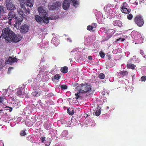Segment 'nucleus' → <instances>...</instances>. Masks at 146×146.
Returning <instances> with one entry per match:
<instances>
[{
    "mask_svg": "<svg viewBox=\"0 0 146 146\" xmlns=\"http://www.w3.org/2000/svg\"><path fill=\"white\" fill-rule=\"evenodd\" d=\"M138 4V2L137 1V0H135L134 2L133 3V4L132 5V6H135L137 5Z\"/></svg>",
    "mask_w": 146,
    "mask_h": 146,
    "instance_id": "nucleus-41",
    "label": "nucleus"
},
{
    "mask_svg": "<svg viewBox=\"0 0 146 146\" xmlns=\"http://www.w3.org/2000/svg\"><path fill=\"white\" fill-rule=\"evenodd\" d=\"M64 132H66V131H64L63 132V133H64Z\"/></svg>",
    "mask_w": 146,
    "mask_h": 146,
    "instance_id": "nucleus-58",
    "label": "nucleus"
},
{
    "mask_svg": "<svg viewBox=\"0 0 146 146\" xmlns=\"http://www.w3.org/2000/svg\"><path fill=\"white\" fill-rule=\"evenodd\" d=\"M70 60L71 61H72V59L71 58L70 59Z\"/></svg>",
    "mask_w": 146,
    "mask_h": 146,
    "instance_id": "nucleus-54",
    "label": "nucleus"
},
{
    "mask_svg": "<svg viewBox=\"0 0 146 146\" xmlns=\"http://www.w3.org/2000/svg\"><path fill=\"white\" fill-rule=\"evenodd\" d=\"M45 137H42L41 138V139L42 142V143L44 142L45 141Z\"/></svg>",
    "mask_w": 146,
    "mask_h": 146,
    "instance_id": "nucleus-44",
    "label": "nucleus"
},
{
    "mask_svg": "<svg viewBox=\"0 0 146 146\" xmlns=\"http://www.w3.org/2000/svg\"><path fill=\"white\" fill-rule=\"evenodd\" d=\"M99 54L100 56L102 58H103L105 56V54L104 52H102V51H101L100 52Z\"/></svg>",
    "mask_w": 146,
    "mask_h": 146,
    "instance_id": "nucleus-35",
    "label": "nucleus"
},
{
    "mask_svg": "<svg viewBox=\"0 0 146 146\" xmlns=\"http://www.w3.org/2000/svg\"><path fill=\"white\" fill-rule=\"evenodd\" d=\"M141 35L140 34H138L134 36V38L136 40H137L140 37V36Z\"/></svg>",
    "mask_w": 146,
    "mask_h": 146,
    "instance_id": "nucleus-33",
    "label": "nucleus"
},
{
    "mask_svg": "<svg viewBox=\"0 0 146 146\" xmlns=\"http://www.w3.org/2000/svg\"><path fill=\"white\" fill-rule=\"evenodd\" d=\"M11 0H6V3H10L11 2H12L11 1Z\"/></svg>",
    "mask_w": 146,
    "mask_h": 146,
    "instance_id": "nucleus-49",
    "label": "nucleus"
},
{
    "mask_svg": "<svg viewBox=\"0 0 146 146\" xmlns=\"http://www.w3.org/2000/svg\"><path fill=\"white\" fill-rule=\"evenodd\" d=\"M127 67L129 68L133 69L136 67V66L133 64L129 63L127 64Z\"/></svg>",
    "mask_w": 146,
    "mask_h": 146,
    "instance_id": "nucleus-23",
    "label": "nucleus"
},
{
    "mask_svg": "<svg viewBox=\"0 0 146 146\" xmlns=\"http://www.w3.org/2000/svg\"><path fill=\"white\" fill-rule=\"evenodd\" d=\"M126 71H121V74L123 75H124L126 74Z\"/></svg>",
    "mask_w": 146,
    "mask_h": 146,
    "instance_id": "nucleus-46",
    "label": "nucleus"
},
{
    "mask_svg": "<svg viewBox=\"0 0 146 146\" xmlns=\"http://www.w3.org/2000/svg\"><path fill=\"white\" fill-rule=\"evenodd\" d=\"M105 77V75L103 73H100L99 75V78L101 79H103Z\"/></svg>",
    "mask_w": 146,
    "mask_h": 146,
    "instance_id": "nucleus-30",
    "label": "nucleus"
},
{
    "mask_svg": "<svg viewBox=\"0 0 146 146\" xmlns=\"http://www.w3.org/2000/svg\"><path fill=\"white\" fill-rule=\"evenodd\" d=\"M49 8L50 10H54L56 9L54 4L52 5H50L49 6Z\"/></svg>",
    "mask_w": 146,
    "mask_h": 146,
    "instance_id": "nucleus-26",
    "label": "nucleus"
},
{
    "mask_svg": "<svg viewBox=\"0 0 146 146\" xmlns=\"http://www.w3.org/2000/svg\"><path fill=\"white\" fill-rule=\"evenodd\" d=\"M60 88L62 89H65L67 88V86L66 85H63L61 86Z\"/></svg>",
    "mask_w": 146,
    "mask_h": 146,
    "instance_id": "nucleus-36",
    "label": "nucleus"
},
{
    "mask_svg": "<svg viewBox=\"0 0 146 146\" xmlns=\"http://www.w3.org/2000/svg\"><path fill=\"white\" fill-rule=\"evenodd\" d=\"M15 20L16 21V23H17L19 25H20L21 23L23 21V19L21 16H19L15 18Z\"/></svg>",
    "mask_w": 146,
    "mask_h": 146,
    "instance_id": "nucleus-14",
    "label": "nucleus"
},
{
    "mask_svg": "<svg viewBox=\"0 0 146 146\" xmlns=\"http://www.w3.org/2000/svg\"><path fill=\"white\" fill-rule=\"evenodd\" d=\"M32 94L33 96L36 97H38L40 95V93L36 91L33 92Z\"/></svg>",
    "mask_w": 146,
    "mask_h": 146,
    "instance_id": "nucleus-28",
    "label": "nucleus"
},
{
    "mask_svg": "<svg viewBox=\"0 0 146 146\" xmlns=\"http://www.w3.org/2000/svg\"><path fill=\"white\" fill-rule=\"evenodd\" d=\"M71 109L70 110V112H71Z\"/></svg>",
    "mask_w": 146,
    "mask_h": 146,
    "instance_id": "nucleus-55",
    "label": "nucleus"
},
{
    "mask_svg": "<svg viewBox=\"0 0 146 146\" xmlns=\"http://www.w3.org/2000/svg\"><path fill=\"white\" fill-rule=\"evenodd\" d=\"M133 17V15L131 14H129L127 15V18L129 20L131 19Z\"/></svg>",
    "mask_w": 146,
    "mask_h": 146,
    "instance_id": "nucleus-39",
    "label": "nucleus"
},
{
    "mask_svg": "<svg viewBox=\"0 0 146 146\" xmlns=\"http://www.w3.org/2000/svg\"><path fill=\"white\" fill-rule=\"evenodd\" d=\"M100 114V110L98 109L96 111L94 112L93 113L94 115H95L96 116H99Z\"/></svg>",
    "mask_w": 146,
    "mask_h": 146,
    "instance_id": "nucleus-27",
    "label": "nucleus"
},
{
    "mask_svg": "<svg viewBox=\"0 0 146 146\" xmlns=\"http://www.w3.org/2000/svg\"><path fill=\"white\" fill-rule=\"evenodd\" d=\"M49 8L50 10H54L56 9L54 4L52 5H50L49 6Z\"/></svg>",
    "mask_w": 146,
    "mask_h": 146,
    "instance_id": "nucleus-25",
    "label": "nucleus"
},
{
    "mask_svg": "<svg viewBox=\"0 0 146 146\" xmlns=\"http://www.w3.org/2000/svg\"><path fill=\"white\" fill-rule=\"evenodd\" d=\"M135 23L139 27H141L144 24L143 20L141 16H137L135 19Z\"/></svg>",
    "mask_w": 146,
    "mask_h": 146,
    "instance_id": "nucleus-7",
    "label": "nucleus"
},
{
    "mask_svg": "<svg viewBox=\"0 0 146 146\" xmlns=\"http://www.w3.org/2000/svg\"><path fill=\"white\" fill-rule=\"evenodd\" d=\"M20 25H18V24L17 23H16L14 24V26L15 28L17 29H18L19 28V26Z\"/></svg>",
    "mask_w": 146,
    "mask_h": 146,
    "instance_id": "nucleus-42",
    "label": "nucleus"
},
{
    "mask_svg": "<svg viewBox=\"0 0 146 146\" xmlns=\"http://www.w3.org/2000/svg\"><path fill=\"white\" fill-rule=\"evenodd\" d=\"M6 6L7 9L9 10H15L16 9L15 5L12 3V2L7 3Z\"/></svg>",
    "mask_w": 146,
    "mask_h": 146,
    "instance_id": "nucleus-12",
    "label": "nucleus"
},
{
    "mask_svg": "<svg viewBox=\"0 0 146 146\" xmlns=\"http://www.w3.org/2000/svg\"><path fill=\"white\" fill-rule=\"evenodd\" d=\"M4 99V98L3 97H0V103H2V102L3 101V100Z\"/></svg>",
    "mask_w": 146,
    "mask_h": 146,
    "instance_id": "nucleus-45",
    "label": "nucleus"
},
{
    "mask_svg": "<svg viewBox=\"0 0 146 146\" xmlns=\"http://www.w3.org/2000/svg\"><path fill=\"white\" fill-rule=\"evenodd\" d=\"M146 80V76H142L141 78V81H144Z\"/></svg>",
    "mask_w": 146,
    "mask_h": 146,
    "instance_id": "nucleus-40",
    "label": "nucleus"
},
{
    "mask_svg": "<svg viewBox=\"0 0 146 146\" xmlns=\"http://www.w3.org/2000/svg\"><path fill=\"white\" fill-rule=\"evenodd\" d=\"M29 26L27 24L22 25L20 28V31L23 33H25L28 32L29 29Z\"/></svg>",
    "mask_w": 146,
    "mask_h": 146,
    "instance_id": "nucleus-8",
    "label": "nucleus"
},
{
    "mask_svg": "<svg viewBox=\"0 0 146 146\" xmlns=\"http://www.w3.org/2000/svg\"><path fill=\"white\" fill-rule=\"evenodd\" d=\"M71 1L74 6L76 7L79 4V3L76 0H64L62 3V8L64 10L69 9Z\"/></svg>",
    "mask_w": 146,
    "mask_h": 146,
    "instance_id": "nucleus-3",
    "label": "nucleus"
},
{
    "mask_svg": "<svg viewBox=\"0 0 146 146\" xmlns=\"http://www.w3.org/2000/svg\"><path fill=\"white\" fill-rule=\"evenodd\" d=\"M4 7L3 6H0V18H1L2 16L4 14Z\"/></svg>",
    "mask_w": 146,
    "mask_h": 146,
    "instance_id": "nucleus-22",
    "label": "nucleus"
},
{
    "mask_svg": "<svg viewBox=\"0 0 146 146\" xmlns=\"http://www.w3.org/2000/svg\"><path fill=\"white\" fill-rule=\"evenodd\" d=\"M49 18V20L50 19L54 20L58 18V16H55L53 15L52 16L50 17H48Z\"/></svg>",
    "mask_w": 146,
    "mask_h": 146,
    "instance_id": "nucleus-31",
    "label": "nucleus"
},
{
    "mask_svg": "<svg viewBox=\"0 0 146 146\" xmlns=\"http://www.w3.org/2000/svg\"><path fill=\"white\" fill-rule=\"evenodd\" d=\"M21 2H23L25 5H26L27 6L30 7H32L34 4L33 0H24L23 1H22Z\"/></svg>",
    "mask_w": 146,
    "mask_h": 146,
    "instance_id": "nucleus-9",
    "label": "nucleus"
},
{
    "mask_svg": "<svg viewBox=\"0 0 146 146\" xmlns=\"http://www.w3.org/2000/svg\"><path fill=\"white\" fill-rule=\"evenodd\" d=\"M136 58H136V56H133V58H132V59L133 60L136 61V62L137 63H138L139 61V60H138V61H137L136 60Z\"/></svg>",
    "mask_w": 146,
    "mask_h": 146,
    "instance_id": "nucleus-43",
    "label": "nucleus"
},
{
    "mask_svg": "<svg viewBox=\"0 0 146 146\" xmlns=\"http://www.w3.org/2000/svg\"><path fill=\"white\" fill-rule=\"evenodd\" d=\"M109 32L111 34L108 35L107 37L108 38L106 39L107 40H108V38L111 37L112 35H113L114 33L115 32L112 29L109 30Z\"/></svg>",
    "mask_w": 146,
    "mask_h": 146,
    "instance_id": "nucleus-20",
    "label": "nucleus"
},
{
    "mask_svg": "<svg viewBox=\"0 0 146 146\" xmlns=\"http://www.w3.org/2000/svg\"><path fill=\"white\" fill-rule=\"evenodd\" d=\"M4 62V61L2 59L0 60V69H2L3 67V63Z\"/></svg>",
    "mask_w": 146,
    "mask_h": 146,
    "instance_id": "nucleus-29",
    "label": "nucleus"
},
{
    "mask_svg": "<svg viewBox=\"0 0 146 146\" xmlns=\"http://www.w3.org/2000/svg\"><path fill=\"white\" fill-rule=\"evenodd\" d=\"M35 18L36 21L39 23L42 24L44 23L47 24L49 22V19L48 18H44L42 17H41L37 15L35 16Z\"/></svg>",
    "mask_w": 146,
    "mask_h": 146,
    "instance_id": "nucleus-6",
    "label": "nucleus"
},
{
    "mask_svg": "<svg viewBox=\"0 0 146 146\" xmlns=\"http://www.w3.org/2000/svg\"><path fill=\"white\" fill-rule=\"evenodd\" d=\"M67 112L68 113L71 115H72L74 113V110L72 109L71 112H70V109H68L67 110Z\"/></svg>",
    "mask_w": 146,
    "mask_h": 146,
    "instance_id": "nucleus-32",
    "label": "nucleus"
},
{
    "mask_svg": "<svg viewBox=\"0 0 146 146\" xmlns=\"http://www.w3.org/2000/svg\"><path fill=\"white\" fill-rule=\"evenodd\" d=\"M92 26H94V24H93V25H92Z\"/></svg>",
    "mask_w": 146,
    "mask_h": 146,
    "instance_id": "nucleus-56",
    "label": "nucleus"
},
{
    "mask_svg": "<svg viewBox=\"0 0 146 146\" xmlns=\"http://www.w3.org/2000/svg\"><path fill=\"white\" fill-rule=\"evenodd\" d=\"M76 88L77 89H80V90L78 91L77 94H75L76 99H78L81 96L82 94H84L87 92L91 93L92 92V90L90 86L86 84H80Z\"/></svg>",
    "mask_w": 146,
    "mask_h": 146,
    "instance_id": "nucleus-2",
    "label": "nucleus"
},
{
    "mask_svg": "<svg viewBox=\"0 0 146 146\" xmlns=\"http://www.w3.org/2000/svg\"><path fill=\"white\" fill-rule=\"evenodd\" d=\"M7 108H9L10 109L9 110V111L10 112H11L12 111V109L10 107H7Z\"/></svg>",
    "mask_w": 146,
    "mask_h": 146,
    "instance_id": "nucleus-50",
    "label": "nucleus"
},
{
    "mask_svg": "<svg viewBox=\"0 0 146 146\" xmlns=\"http://www.w3.org/2000/svg\"><path fill=\"white\" fill-rule=\"evenodd\" d=\"M54 78L57 80H58L60 78V76L59 75H56L54 76Z\"/></svg>",
    "mask_w": 146,
    "mask_h": 146,
    "instance_id": "nucleus-38",
    "label": "nucleus"
},
{
    "mask_svg": "<svg viewBox=\"0 0 146 146\" xmlns=\"http://www.w3.org/2000/svg\"><path fill=\"white\" fill-rule=\"evenodd\" d=\"M140 53L142 55H143L144 54L143 52L141 51Z\"/></svg>",
    "mask_w": 146,
    "mask_h": 146,
    "instance_id": "nucleus-52",
    "label": "nucleus"
},
{
    "mask_svg": "<svg viewBox=\"0 0 146 146\" xmlns=\"http://www.w3.org/2000/svg\"><path fill=\"white\" fill-rule=\"evenodd\" d=\"M50 142L48 143H46L45 144V146H49L50 145Z\"/></svg>",
    "mask_w": 146,
    "mask_h": 146,
    "instance_id": "nucleus-48",
    "label": "nucleus"
},
{
    "mask_svg": "<svg viewBox=\"0 0 146 146\" xmlns=\"http://www.w3.org/2000/svg\"><path fill=\"white\" fill-rule=\"evenodd\" d=\"M1 35L5 39V42L7 43L12 42H17L21 40L22 38V36L20 35H15L9 27L3 29Z\"/></svg>",
    "mask_w": 146,
    "mask_h": 146,
    "instance_id": "nucleus-1",
    "label": "nucleus"
},
{
    "mask_svg": "<svg viewBox=\"0 0 146 146\" xmlns=\"http://www.w3.org/2000/svg\"><path fill=\"white\" fill-rule=\"evenodd\" d=\"M20 135L21 136H24L26 134L25 131V130H22L20 132Z\"/></svg>",
    "mask_w": 146,
    "mask_h": 146,
    "instance_id": "nucleus-34",
    "label": "nucleus"
},
{
    "mask_svg": "<svg viewBox=\"0 0 146 146\" xmlns=\"http://www.w3.org/2000/svg\"><path fill=\"white\" fill-rule=\"evenodd\" d=\"M56 9H57L60 7L61 3L60 2L56 1V3H53Z\"/></svg>",
    "mask_w": 146,
    "mask_h": 146,
    "instance_id": "nucleus-18",
    "label": "nucleus"
},
{
    "mask_svg": "<svg viewBox=\"0 0 146 146\" xmlns=\"http://www.w3.org/2000/svg\"><path fill=\"white\" fill-rule=\"evenodd\" d=\"M20 5H21V8L23 9V11L25 12V13L27 15H28L30 13V10L29 9H26L25 5L24 4H23V2H21L20 3Z\"/></svg>",
    "mask_w": 146,
    "mask_h": 146,
    "instance_id": "nucleus-13",
    "label": "nucleus"
},
{
    "mask_svg": "<svg viewBox=\"0 0 146 146\" xmlns=\"http://www.w3.org/2000/svg\"><path fill=\"white\" fill-rule=\"evenodd\" d=\"M23 89L21 88H19L17 89V94L19 95H21L22 94V91Z\"/></svg>",
    "mask_w": 146,
    "mask_h": 146,
    "instance_id": "nucleus-24",
    "label": "nucleus"
},
{
    "mask_svg": "<svg viewBox=\"0 0 146 146\" xmlns=\"http://www.w3.org/2000/svg\"><path fill=\"white\" fill-rule=\"evenodd\" d=\"M113 24L114 26H118L121 27V22L119 20H115L113 21Z\"/></svg>",
    "mask_w": 146,
    "mask_h": 146,
    "instance_id": "nucleus-16",
    "label": "nucleus"
},
{
    "mask_svg": "<svg viewBox=\"0 0 146 146\" xmlns=\"http://www.w3.org/2000/svg\"><path fill=\"white\" fill-rule=\"evenodd\" d=\"M7 17L8 19H9L8 23L9 24H10L11 23V21L12 19V18H15L16 15L14 12L13 11H11L9 13Z\"/></svg>",
    "mask_w": 146,
    "mask_h": 146,
    "instance_id": "nucleus-10",
    "label": "nucleus"
},
{
    "mask_svg": "<svg viewBox=\"0 0 146 146\" xmlns=\"http://www.w3.org/2000/svg\"><path fill=\"white\" fill-rule=\"evenodd\" d=\"M1 143H2V145H3V143H2V142L0 141V144H1Z\"/></svg>",
    "mask_w": 146,
    "mask_h": 146,
    "instance_id": "nucleus-53",
    "label": "nucleus"
},
{
    "mask_svg": "<svg viewBox=\"0 0 146 146\" xmlns=\"http://www.w3.org/2000/svg\"><path fill=\"white\" fill-rule=\"evenodd\" d=\"M73 52V51H71V53H72Z\"/></svg>",
    "mask_w": 146,
    "mask_h": 146,
    "instance_id": "nucleus-57",
    "label": "nucleus"
},
{
    "mask_svg": "<svg viewBox=\"0 0 146 146\" xmlns=\"http://www.w3.org/2000/svg\"><path fill=\"white\" fill-rule=\"evenodd\" d=\"M88 58L89 59H92V57L91 56H89L88 57Z\"/></svg>",
    "mask_w": 146,
    "mask_h": 146,
    "instance_id": "nucleus-51",
    "label": "nucleus"
},
{
    "mask_svg": "<svg viewBox=\"0 0 146 146\" xmlns=\"http://www.w3.org/2000/svg\"><path fill=\"white\" fill-rule=\"evenodd\" d=\"M1 0H0V1H1Z\"/></svg>",
    "mask_w": 146,
    "mask_h": 146,
    "instance_id": "nucleus-59",
    "label": "nucleus"
},
{
    "mask_svg": "<svg viewBox=\"0 0 146 146\" xmlns=\"http://www.w3.org/2000/svg\"><path fill=\"white\" fill-rule=\"evenodd\" d=\"M13 69V68L12 67H10L8 69V72L9 73H10V71Z\"/></svg>",
    "mask_w": 146,
    "mask_h": 146,
    "instance_id": "nucleus-47",
    "label": "nucleus"
},
{
    "mask_svg": "<svg viewBox=\"0 0 146 146\" xmlns=\"http://www.w3.org/2000/svg\"><path fill=\"white\" fill-rule=\"evenodd\" d=\"M38 11L41 17L44 18H48V10L45 7H40L38 8Z\"/></svg>",
    "mask_w": 146,
    "mask_h": 146,
    "instance_id": "nucleus-4",
    "label": "nucleus"
},
{
    "mask_svg": "<svg viewBox=\"0 0 146 146\" xmlns=\"http://www.w3.org/2000/svg\"><path fill=\"white\" fill-rule=\"evenodd\" d=\"M125 40V38H120L117 39V41H118L120 40V42H122L123 41Z\"/></svg>",
    "mask_w": 146,
    "mask_h": 146,
    "instance_id": "nucleus-37",
    "label": "nucleus"
},
{
    "mask_svg": "<svg viewBox=\"0 0 146 146\" xmlns=\"http://www.w3.org/2000/svg\"><path fill=\"white\" fill-rule=\"evenodd\" d=\"M21 9L20 8L19 9H17V11L18 13L22 17H25V15H24V13L23 11V9H22L21 8Z\"/></svg>",
    "mask_w": 146,
    "mask_h": 146,
    "instance_id": "nucleus-17",
    "label": "nucleus"
},
{
    "mask_svg": "<svg viewBox=\"0 0 146 146\" xmlns=\"http://www.w3.org/2000/svg\"><path fill=\"white\" fill-rule=\"evenodd\" d=\"M51 42L53 43L54 45L57 46L59 43V41L58 39L54 38L51 40Z\"/></svg>",
    "mask_w": 146,
    "mask_h": 146,
    "instance_id": "nucleus-15",
    "label": "nucleus"
},
{
    "mask_svg": "<svg viewBox=\"0 0 146 146\" xmlns=\"http://www.w3.org/2000/svg\"><path fill=\"white\" fill-rule=\"evenodd\" d=\"M94 25V26H92L89 25L87 27V29L88 30H89L91 31H92L93 30V28H95L96 27V24L94 23H92V25Z\"/></svg>",
    "mask_w": 146,
    "mask_h": 146,
    "instance_id": "nucleus-19",
    "label": "nucleus"
},
{
    "mask_svg": "<svg viewBox=\"0 0 146 146\" xmlns=\"http://www.w3.org/2000/svg\"><path fill=\"white\" fill-rule=\"evenodd\" d=\"M121 10L122 13L126 14H129L131 12V10L126 3H123L121 5Z\"/></svg>",
    "mask_w": 146,
    "mask_h": 146,
    "instance_id": "nucleus-5",
    "label": "nucleus"
},
{
    "mask_svg": "<svg viewBox=\"0 0 146 146\" xmlns=\"http://www.w3.org/2000/svg\"><path fill=\"white\" fill-rule=\"evenodd\" d=\"M17 59L15 57H11L9 58L8 60L5 62V64H11L15 62H17Z\"/></svg>",
    "mask_w": 146,
    "mask_h": 146,
    "instance_id": "nucleus-11",
    "label": "nucleus"
},
{
    "mask_svg": "<svg viewBox=\"0 0 146 146\" xmlns=\"http://www.w3.org/2000/svg\"><path fill=\"white\" fill-rule=\"evenodd\" d=\"M68 68L66 66H64L61 68V71L63 73H66L68 71Z\"/></svg>",
    "mask_w": 146,
    "mask_h": 146,
    "instance_id": "nucleus-21",
    "label": "nucleus"
}]
</instances>
